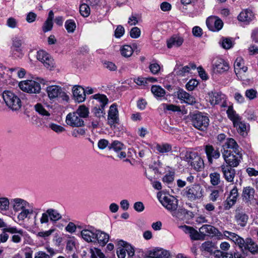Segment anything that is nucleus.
Segmentation results:
<instances>
[{"mask_svg":"<svg viewBox=\"0 0 258 258\" xmlns=\"http://www.w3.org/2000/svg\"><path fill=\"white\" fill-rule=\"evenodd\" d=\"M11 206L15 212H19L17 215V219L19 221H24L28 216L33 213V210L29 209L30 203L22 198H16L11 199Z\"/></svg>","mask_w":258,"mask_h":258,"instance_id":"1","label":"nucleus"},{"mask_svg":"<svg viewBox=\"0 0 258 258\" xmlns=\"http://www.w3.org/2000/svg\"><path fill=\"white\" fill-rule=\"evenodd\" d=\"M158 197V199L161 204L167 210L170 211L173 216L179 217V213H180L179 210H178V213L176 212V210L178 207V201L174 197L170 195H165L163 197L162 196ZM180 213H184V210L180 209Z\"/></svg>","mask_w":258,"mask_h":258,"instance_id":"2","label":"nucleus"},{"mask_svg":"<svg viewBox=\"0 0 258 258\" xmlns=\"http://www.w3.org/2000/svg\"><path fill=\"white\" fill-rule=\"evenodd\" d=\"M3 97L6 105L12 110L17 111L21 108V101L14 93L6 91L3 94Z\"/></svg>","mask_w":258,"mask_h":258,"instance_id":"3","label":"nucleus"},{"mask_svg":"<svg viewBox=\"0 0 258 258\" xmlns=\"http://www.w3.org/2000/svg\"><path fill=\"white\" fill-rule=\"evenodd\" d=\"M62 218L61 214L56 209L49 208L41 214L40 223L42 225H48L49 221L55 223Z\"/></svg>","mask_w":258,"mask_h":258,"instance_id":"4","label":"nucleus"},{"mask_svg":"<svg viewBox=\"0 0 258 258\" xmlns=\"http://www.w3.org/2000/svg\"><path fill=\"white\" fill-rule=\"evenodd\" d=\"M191 123L197 129L205 131L209 125V117L201 112L194 114L191 115Z\"/></svg>","mask_w":258,"mask_h":258,"instance_id":"5","label":"nucleus"},{"mask_svg":"<svg viewBox=\"0 0 258 258\" xmlns=\"http://www.w3.org/2000/svg\"><path fill=\"white\" fill-rule=\"evenodd\" d=\"M222 156L227 164L226 165L231 167H236L239 165L241 159V154L239 151L234 154L231 153L230 150H221Z\"/></svg>","mask_w":258,"mask_h":258,"instance_id":"6","label":"nucleus"},{"mask_svg":"<svg viewBox=\"0 0 258 258\" xmlns=\"http://www.w3.org/2000/svg\"><path fill=\"white\" fill-rule=\"evenodd\" d=\"M19 87L23 91L29 93H39L41 90L39 83L32 80L21 81Z\"/></svg>","mask_w":258,"mask_h":258,"instance_id":"7","label":"nucleus"},{"mask_svg":"<svg viewBox=\"0 0 258 258\" xmlns=\"http://www.w3.org/2000/svg\"><path fill=\"white\" fill-rule=\"evenodd\" d=\"M187 161L190 166L197 171H201L204 167V161L196 152L187 153L186 155Z\"/></svg>","mask_w":258,"mask_h":258,"instance_id":"8","label":"nucleus"},{"mask_svg":"<svg viewBox=\"0 0 258 258\" xmlns=\"http://www.w3.org/2000/svg\"><path fill=\"white\" fill-rule=\"evenodd\" d=\"M186 196L191 201L199 199L203 196V189L202 186L195 184L186 187Z\"/></svg>","mask_w":258,"mask_h":258,"instance_id":"9","label":"nucleus"},{"mask_svg":"<svg viewBox=\"0 0 258 258\" xmlns=\"http://www.w3.org/2000/svg\"><path fill=\"white\" fill-rule=\"evenodd\" d=\"M66 123L72 127H81L85 125L84 120L75 111L69 113L66 116Z\"/></svg>","mask_w":258,"mask_h":258,"instance_id":"10","label":"nucleus"},{"mask_svg":"<svg viewBox=\"0 0 258 258\" xmlns=\"http://www.w3.org/2000/svg\"><path fill=\"white\" fill-rule=\"evenodd\" d=\"M47 93L50 99L56 98L58 96H61L64 100H68V96L63 92L60 87L56 85H52L47 87Z\"/></svg>","mask_w":258,"mask_h":258,"instance_id":"11","label":"nucleus"},{"mask_svg":"<svg viewBox=\"0 0 258 258\" xmlns=\"http://www.w3.org/2000/svg\"><path fill=\"white\" fill-rule=\"evenodd\" d=\"M37 59L43 63L45 67L51 69L53 67V59L46 52L40 50L38 51L36 55Z\"/></svg>","mask_w":258,"mask_h":258,"instance_id":"12","label":"nucleus"},{"mask_svg":"<svg viewBox=\"0 0 258 258\" xmlns=\"http://www.w3.org/2000/svg\"><path fill=\"white\" fill-rule=\"evenodd\" d=\"M242 197L243 201L248 205H251L256 202L255 198V189L250 186L243 188Z\"/></svg>","mask_w":258,"mask_h":258,"instance_id":"13","label":"nucleus"},{"mask_svg":"<svg viewBox=\"0 0 258 258\" xmlns=\"http://www.w3.org/2000/svg\"><path fill=\"white\" fill-rule=\"evenodd\" d=\"M206 24L208 28L212 31H218L223 26L222 21L216 16L208 17L206 20Z\"/></svg>","mask_w":258,"mask_h":258,"instance_id":"14","label":"nucleus"},{"mask_svg":"<svg viewBox=\"0 0 258 258\" xmlns=\"http://www.w3.org/2000/svg\"><path fill=\"white\" fill-rule=\"evenodd\" d=\"M22 40L20 38L15 37L13 40L12 46V55L15 58H21L23 55L22 53Z\"/></svg>","mask_w":258,"mask_h":258,"instance_id":"15","label":"nucleus"},{"mask_svg":"<svg viewBox=\"0 0 258 258\" xmlns=\"http://www.w3.org/2000/svg\"><path fill=\"white\" fill-rule=\"evenodd\" d=\"M107 119L108 123L111 126L118 122V111L117 108V105L115 104H113L110 106Z\"/></svg>","mask_w":258,"mask_h":258,"instance_id":"16","label":"nucleus"},{"mask_svg":"<svg viewBox=\"0 0 258 258\" xmlns=\"http://www.w3.org/2000/svg\"><path fill=\"white\" fill-rule=\"evenodd\" d=\"M221 168L225 179L227 182H233L236 174L235 170L225 164L222 165Z\"/></svg>","mask_w":258,"mask_h":258,"instance_id":"17","label":"nucleus"},{"mask_svg":"<svg viewBox=\"0 0 258 258\" xmlns=\"http://www.w3.org/2000/svg\"><path fill=\"white\" fill-rule=\"evenodd\" d=\"M223 234L226 239L231 240L234 242L235 244L237 245L239 247L243 246L244 239L237 234L229 231L224 230L223 232Z\"/></svg>","mask_w":258,"mask_h":258,"instance_id":"18","label":"nucleus"},{"mask_svg":"<svg viewBox=\"0 0 258 258\" xmlns=\"http://www.w3.org/2000/svg\"><path fill=\"white\" fill-rule=\"evenodd\" d=\"M254 18V15L249 9L242 10L237 17L238 21L244 22L246 24H249Z\"/></svg>","mask_w":258,"mask_h":258,"instance_id":"19","label":"nucleus"},{"mask_svg":"<svg viewBox=\"0 0 258 258\" xmlns=\"http://www.w3.org/2000/svg\"><path fill=\"white\" fill-rule=\"evenodd\" d=\"M176 93L177 98L186 103L192 105L196 102L195 97L183 89H179Z\"/></svg>","mask_w":258,"mask_h":258,"instance_id":"20","label":"nucleus"},{"mask_svg":"<svg viewBox=\"0 0 258 258\" xmlns=\"http://www.w3.org/2000/svg\"><path fill=\"white\" fill-rule=\"evenodd\" d=\"M4 231L11 234H15L12 237V240L13 242L19 243L21 241V237L23 235L22 230H18L15 227L9 226L8 228H4Z\"/></svg>","mask_w":258,"mask_h":258,"instance_id":"21","label":"nucleus"},{"mask_svg":"<svg viewBox=\"0 0 258 258\" xmlns=\"http://www.w3.org/2000/svg\"><path fill=\"white\" fill-rule=\"evenodd\" d=\"M209 101L212 105L222 103V106H224L225 102V96L220 92H211L209 94Z\"/></svg>","mask_w":258,"mask_h":258,"instance_id":"22","label":"nucleus"},{"mask_svg":"<svg viewBox=\"0 0 258 258\" xmlns=\"http://www.w3.org/2000/svg\"><path fill=\"white\" fill-rule=\"evenodd\" d=\"M239 248L243 251L248 250L252 253H255L258 251L257 245L251 238L244 239L243 246Z\"/></svg>","mask_w":258,"mask_h":258,"instance_id":"23","label":"nucleus"},{"mask_svg":"<svg viewBox=\"0 0 258 258\" xmlns=\"http://www.w3.org/2000/svg\"><path fill=\"white\" fill-rule=\"evenodd\" d=\"M182 231L186 234H189L191 239L194 240H198L201 239V234L200 233L195 229L193 227L184 225L181 227Z\"/></svg>","mask_w":258,"mask_h":258,"instance_id":"24","label":"nucleus"},{"mask_svg":"<svg viewBox=\"0 0 258 258\" xmlns=\"http://www.w3.org/2000/svg\"><path fill=\"white\" fill-rule=\"evenodd\" d=\"M73 96L78 102H82L86 99L85 89L81 86H75L73 89Z\"/></svg>","mask_w":258,"mask_h":258,"instance_id":"25","label":"nucleus"},{"mask_svg":"<svg viewBox=\"0 0 258 258\" xmlns=\"http://www.w3.org/2000/svg\"><path fill=\"white\" fill-rule=\"evenodd\" d=\"M213 69L215 72L222 73L228 70V63L222 59H218L213 64Z\"/></svg>","mask_w":258,"mask_h":258,"instance_id":"26","label":"nucleus"},{"mask_svg":"<svg viewBox=\"0 0 258 258\" xmlns=\"http://www.w3.org/2000/svg\"><path fill=\"white\" fill-rule=\"evenodd\" d=\"M96 230L83 229L81 232L82 238L87 242L95 243V234Z\"/></svg>","mask_w":258,"mask_h":258,"instance_id":"27","label":"nucleus"},{"mask_svg":"<svg viewBox=\"0 0 258 258\" xmlns=\"http://www.w3.org/2000/svg\"><path fill=\"white\" fill-rule=\"evenodd\" d=\"M205 152L206 153L208 161L212 163L213 159H218L220 155L218 150H214L211 145H206L205 147Z\"/></svg>","mask_w":258,"mask_h":258,"instance_id":"28","label":"nucleus"},{"mask_svg":"<svg viewBox=\"0 0 258 258\" xmlns=\"http://www.w3.org/2000/svg\"><path fill=\"white\" fill-rule=\"evenodd\" d=\"M95 239V243L97 242L100 245L104 246L108 241L109 236L104 232L96 230Z\"/></svg>","mask_w":258,"mask_h":258,"instance_id":"29","label":"nucleus"},{"mask_svg":"<svg viewBox=\"0 0 258 258\" xmlns=\"http://www.w3.org/2000/svg\"><path fill=\"white\" fill-rule=\"evenodd\" d=\"M234 126L237 129V132L242 136L247 135L248 130V125L244 121L239 119L233 123Z\"/></svg>","mask_w":258,"mask_h":258,"instance_id":"30","label":"nucleus"},{"mask_svg":"<svg viewBox=\"0 0 258 258\" xmlns=\"http://www.w3.org/2000/svg\"><path fill=\"white\" fill-rule=\"evenodd\" d=\"M199 231L202 235H210L216 234L218 230L217 228L211 225H204L200 229Z\"/></svg>","mask_w":258,"mask_h":258,"instance_id":"31","label":"nucleus"},{"mask_svg":"<svg viewBox=\"0 0 258 258\" xmlns=\"http://www.w3.org/2000/svg\"><path fill=\"white\" fill-rule=\"evenodd\" d=\"M248 216L244 212L240 211H236L235 219L238 225L244 227L247 223L248 220Z\"/></svg>","mask_w":258,"mask_h":258,"instance_id":"32","label":"nucleus"},{"mask_svg":"<svg viewBox=\"0 0 258 258\" xmlns=\"http://www.w3.org/2000/svg\"><path fill=\"white\" fill-rule=\"evenodd\" d=\"M238 146L236 141L232 138H228L222 146L221 150H228V149H232L234 153L238 151Z\"/></svg>","mask_w":258,"mask_h":258,"instance_id":"33","label":"nucleus"},{"mask_svg":"<svg viewBox=\"0 0 258 258\" xmlns=\"http://www.w3.org/2000/svg\"><path fill=\"white\" fill-rule=\"evenodd\" d=\"M183 42V39L178 36H174L167 41V47L169 48L173 46L178 47L180 46Z\"/></svg>","mask_w":258,"mask_h":258,"instance_id":"34","label":"nucleus"},{"mask_svg":"<svg viewBox=\"0 0 258 258\" xmlns=\"http://www.w3.org/2000/svg\"><path fill=\"white\" fill-rule=\"evenodd\" d=\"M93 98L96 100V106L105 107L108 102V99L106 96L103 94H97L93 96Z\"/></svg>","mask_w":258,"mask_h":258,"instance_id":"35","label":"nucleus"},{"mask_svg":"<svg viewBox=\"0 0 258 258\" xmlns=\"http://www.w3.org/2000/svg\"><path fill=\"white\" fill-rule=\"evenodd\" d=\"M166 251L162 249L155 248L149 252V256L151 258H164Z\"/></svg>","mask_w":258,"mask_h":258,"instance_id":"36","label":"nucleus"},{"mask_svg":"<svg viewBox=\"0 0 258 258\" xmlns=\"http://www.w3.org/2000/svg\"><path fill=\"white\" fill-rule=\"evenodd\" d=\"M191 68L192 69H195L196 66L194 65L191 66V67L186 66L181 68L180 67H177L174 69V72L177 75L183 76L185 75L186 73H188L190 72Z\"/></svg>","mask_w":258,"mask_h":258,"instance_id":"37","label":"nucleus"},{"mask_svg":"<svg viewBox=\"0 0 258 258\" xmlns=\"http://www.w3.org/2000/svg\"><path fill=\"white\" fill-rule=\"evenodd\" d=\"M75 111L83 120L89 116V110L84 105H80Z\"/></svg>","mask_w":258,"mask_h":258,"instance_id":"38","label":"nucleus"},{"mask_svg":"<svg viewBox=\"0 0 258 258\" xmlns=\"http://www.w3.org/2000/svg\"><path fill=\"white\" fill-rule=\"evenodd\" d=\"M227 113L229 118L232 121L233 123L241 118L239 115L233 110L232 106L228 107Z\"/></svg>","mask_w":258,"mask_h":258,"instance_id":"39","label":"nucleus"},{"mask_svg":"<svg viewBox=\"0 0 258 258\" xmlns=\"http://www.w3.org/2000/svg\"><path fill=\"white\" fill-rule=\"evenodd\" d=\"M121 54L125 57H128L131 56L133 53L132 47L128 45H124L122 46L120 49Z\"/></svg>","mask_w":258,"mask_h":258,"instance_id":"40","label":"nucleus"},{"mask_svg":"<svg viewBox=\"0 0 258 258\" xmlns=\"http://www.w3.org/2000/svg\"><path fill=\"white\" fill-rule=\"evenodd\" d=\"M156 150L159 153L164 154L171 151V146L168 144H157L156 146Z\"/></svg>","mask_w":258,"mask_h":258,"instance_id":"41","label":"nucleus"},{"mask_svg":"<svg viewBox=\"0 0 258 258\" xmlns=\"http://www.w3.org/2000/svg\"><path fill=\"white\" fill-rule=\"evenodd\" d=\"M151 91L156 97H161L165 94V90L159 86H153L151 88Z\"/></svg>","mask_w":258,"mask_h":258,"instance_id":"42","label":"nucleus"},{"mask_svg":"<svg viewBox=\"0 0 258 258\" xmlns=\"http://www.w3.org/2000/svg\"><path fill=\"white\" fill-rule=\"evenodd\" d=\"M118 244L125 248V251L130 256H133L134 255L135 250L131 245L123 240H119L118 241Z\"/></svg>","mask_w":258,"mask_h":258,"instance_id":"43","label":"nucleus"},{"mask_svg":"<svg viewBox=\"0 0 258 258\" xmlns=\"http://www.w3.org/2000/svg\"><path fill=\"white\" fill-rule=\"evenodd\" d=\"M35 110L40 115L43 116L48 117L50 115V113L47 111L44 106L40 104L37 103L34 106Z\"/></svg>","mask_w":258,"mask_h":258,"instance_id":"44","label":"nucleus"},{"mask_svg":"<svg viewBox=\"0 0 258 258\" xmlns=\"http://www.w3.org/2000/svg\"><path fill=\"white\" fill-rule=\"evenodd\" d=\"M124 147L123 144L118 141H113L108 146V148L110 150L112 149L115 152H118L123 149Z\"/></svg>","mask_w":258,"mask_h":258,"instance_id":"45","label":"nucleus"},{"mask_svg":"<svg viewBox=\"0 0 258 258\" xmlns=\"http://www.w3.org/2000/svg\"><path fill=\"white\" fill-rule=\"evenodd\" d=\"M92 112L96 117L100 118L105 114L104 107L96 106L93 108Z\"/></svg>","mask_w":258,"mask_h":258,"instance_id":"46","label":"nucleus"},{"mask_svg":"<svg viewBox=\"0 0 258 258\" xmlns=\"http://www.w3.org/2000/svg\"><path fill=\"white\" fill-rule=\"evenodd\" d=\"M80 12L82 16L84 17H87L90 13V7L88 5L83 4L80 7Z\"/></svg>","mask_w":258,"mask_h":258,"instance_id":"47","label":"nucleus"},{"mask_svg":"<svg viewBox=\"0 0 258 258\" xmlns=\"http://www.w3.org/2000/svg\"><path fill=\"white\" fill-rule=\"evenodd\" d=\"M65 27L69 33H73L76 28V25L73 20H68L65 22Z\"/></svg>","mask_w":258,"mask_h":258,"instance_id":"48","label":"nucleus"},{"mask_svg":"<svg viewBox=\"0 0 258 258\" xmlns=\"http://www.w3.org/2000/svg\"><path fill=\"white\" fill-rule=\"evenodd\" d=\"M211 184L213 185H218L220 181V175L217 172L212 173L210 175Z\"/></svg>","mask_w":258,"mask_h":258,"instance_id":"49","label":"nucleus"},{"mask_svg":"<svg viewBox=\"0 0 258 258\" xmlns=\"http://www.w3.org/2000/svg\"><path fill=\"white\" fill-rule=\"evenodd\" d=\"M234 71L242 70L243 67H246L244 66V61L242 57H238L236 58L234 62Z\"/></svg>","mask_w":258,"mask_h":258,"instance_id":"50","label":"nucleus"},{"mask_svg":"<svg viewBox=\"0 0 258 258\" xmlns=\"http://www.w3.org/2000/svg\"><path fill=\"white\" fill-rule=\"evenodd\" d=\"M247 71V67H243L242 70H238V72L235 71V73L239 79L241 80H245L246 79L247 77L246 74Z\"/></svg>","mask_w":258,"mask_h":258,"instance_id":"51","label":"nucleus"},{"mask_svg":"<svg viewBox=\"0 0 258 258\" xmlns=\"http://www.w3.org/2000/svg\"><path fill=\"white\" fill-rule=\"evenodd\" d=\"M221 44L223 48L228 49L232 46L233 43L231 39L225 38L222 39Z\"/></svg>","mask_w":258,"mask_h":258,"instance_id":"52","label":"nucleus"},{"mask_svg":"<svg viewBox=\"0 0 258 258\" xmlns=\"http://www.w3.org/2000/svg\"><path fill=\"white\" fill-rule=\"evenodd\" d=\"M85 130L82 128H75L72 132V135L75 138H79L85 135Z\"/></svg>","mask_w":258,"mask_h":258,"instance_id":"53","label":"nucleus"},{"mask_svg":"<svg viewBox=\"0 0 258 258\" xmlns=\"http://www.w3.org/2000/svg\"><path fill=\"white\" fill-rule=\"evenodd\" d=\"M130 35L133 38H138L140 36L141 30L137 27H133L130 31Z\"/></svg>","mask_w":258,"mask_h":258,"instance_id":"54","label":"nucleus"},{"mask_svg":"<svg viewBox=\"0 0 258 258\" xmlns=\"http://www.w3.org/2000/svg\"><path fill=\"white\" fill-rule=\"evenodd\" d=\"M198 82L194 79L190 80L186 84V89L188 91H192L197 86Z\"/></svg>","mask_w":258,"mask_h":258,"instance_id":"55","label":"nucleus"},{"mask_svg":"<svg viewBox=\"0 0 258 258\" xmlns=\"http://www.w3.org/2000/svg\"><path fill=\"white\" fill-rule=\"evenodd\" d=\"M236 200L228 197L224 203V208L226 210H229L236 203Z\"/></svg>","mask_w":258,"mask_h":258,"instance_id":"56","label":"nucleus"},{"mask_svg":"<svg viewBox=\"0 0 258 258\" xmlns=\"http://www.w3.org/2000/svg\"><path fill=\"white\" fill-rule=\"evenodd\" d=\"M138 16L136 14H132V15L129 17L127 23L130 26L136 25L138 24Z\"/></svg>","mask_w":258,"mask_h":258,"instance_id":"57","label":"nucleus"},{"mask_svg":"<svg viewBox=\"0 0 258 258\" xmlns=\"http://www.w3.org/2000/svg\"><path fill=\"white\" fill-rule=\"evenodd\" d=\"M124 33V29L121 25H118L114 32V36L116 38L121 37Z\"/></svg>","mask_w":258,"mask_h":258,"instance_id":"58","label":"nucleus"},{"mask_svg":"<svg viewBox=\"0 0 258 258\" xmlns=\"http://www.w3.org/2000/svg\"><path fill=\"white\" fill-rule=\"evenodd\" d=\"M53 27V22L52 20L47 19L44 23L43 26V31L44 32L50 31Z\"/></svg>","mask_w":258,"mask_h":258,"instance_id":"59","label":"nucleus"},{"mask_svg":"<svg viewBox=\"0 0 258 258\" xmlns=\"http://www.w3.org/2000/svg\"><path fill=\"white\" fill-rule=\"evenodd\" d=\"M49 127L57 133H60L65 131L64 127L55 123H50L49 124Z\"/></svg>","mask_w":258,"mask_h":258,"instance_id":"60","label":"nucleus"},{"mask_svg":"<svg viewBox=\"0 0 258 258\" xmlns=\"http://www.w3.org/2000/svg\"><path fill=\"white\" fill-rule=\"evenodd\" d=\"M11 71H17V76L20 78H23L26 73V70L23 68H12L10 69Z\"/></svg>","mask_w":258,"mask_h":258,"instance_id":"61","label":"nucleus"},{"mask_svg":"<svg viewBox=\"0 0 258 258\" xmlns=\"http://www.w3.org/2000/svg\"><path fill=\"white\" fill-rule=\"evenodd\" d=\"M163 109H166L168 110H171L173 111H180V108L179 107L173 105V104H163Z\"/></svg>","mask_w":258,"mask_h":258,"instance_id":"62","label":"nucleus"},{"mask_svg":"<svg viewBox=\"0 0 258 258\" xmlns=\"http://www.w3.org/2000/svg\"><path fill=\"white\" fill-rule=\"evenodd\" d=\"M257 92L255 90L251 89L246 91L245 96L250 100L253 99L256 97Z\"/></svg>","mask_w":258,"mask_h":258,"instance_id":"63","label":"nucleus"},{"mask_svg":"<svg viewBox=\"0 0 258 258\" xmlns=\"http://www.w3.org/2000/svg\"><path fill=\"white\" fill-rule=\"evenodd\" d=\"M149 69L152 74H157L160 70V67L158 63H154L150 65Z\"/></svg>","mask_w":258,"mask_h":258,"instance_id":"64","label":"nucleus"}]
</instances>
